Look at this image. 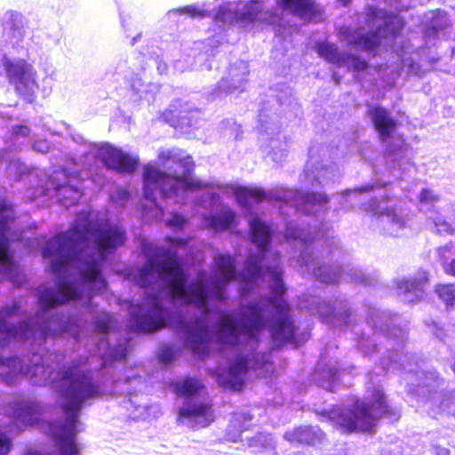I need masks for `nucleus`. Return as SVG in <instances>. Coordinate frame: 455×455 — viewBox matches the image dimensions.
<instances>
[{
  "instance_id": "obj_1",
  "label": "nucleus",
  "mask_w": 455,
  "mask_h": 455,
  "mask_svg": "<svg viewBox=\"0 0 455 455\" xmlns=\"http://www.w3.org/2000/svg\"><path fill=\"white\" fill-rule=\"evenodd\" d=\"M311 147L304 170L312 191L288 188L265 191L260 188L236 186L233 193L248 218L249 236L255 251L249 252L244 267L237 269L229 253L214 257L215 272L210 278L199 270V281H189L194 257L182 258L176 248L166 249L143 241L146 263L130 271L129 277L144 297L129 308L128 327L134 333H154L165 327L175 331L182 346L163 345L157 357L169 366L188 349L200 359L210 356L217 344L224 362L213 370L220 386L240 391L250 370L268 371L271 350L259 352L261 332L267 329L273 348L286 344L299 347L309 339L300 331L286 299L281 255L272 248L275 228L255 212L254 204L264 200L290 205L323 221L330 199L318 188L338 181L340 172L333 163L319 161Z\"/></svg>"
},
{
  "instance_id": "obj_2",
  "label": "nucleus",
  "mask_w": 455,
  "mask_h": 455,
  "mask_svg": "<svg viewBox=\"0 0 455 455\" xmlns=\"http://www.w3.org/2000/svg\"><path fill=\"white\" fill-rule=\"evenodd\" d=\"M126 239L125 230L100 215H77L67 232L49 238L42 255L50 259L54 285L35 290L38 307L28 318L20 301L0 308V378L12 384L29 376L51 385L63 418L47 422L54 455H79L82 410L104 395L132 396L144 387L138 367L124 370L132 339L117 337V321L92 301L108 282L103 267Z\"/></svg>"
},
{
  "instance_id": "obj_3",
  "label": "nucleus",
  "mask_w": 455,
  "mask_h": 455,
  "mask_svg": "<svg viewBox=\"0 0 455 455\" xmlns=\"http://www.w3.org/2000/svg\"><path fill=\"white\" fill-rule=\"evenodd\" d=\"M164 168L176 169L172 174L147 165L143 171V194L149 205H143L142 218L161 220L164 217V206L159 201L172 200L177 204H187L189 202L199 209H204V224L217 231L233 230L238 225L235 212L222 204L220 196L216 192L196 191L208 188L209 184L199 180L191 179L195 164L193 158L179 148L162 150L158 155Z\"/></svg>"
},
{
  "instance_id": "obj_4",
  "label": "nucleus",
  "mask_w": 455,
  "mask_h": 455,
  "mask_svg": "<svg viewBox=\"0 0 455 455\" xmlns=\"http://www.w3.org/2000/svg\"><path fill=\"white\" fill-rule=\"evenodd\" d=\"M276 8L265 10L266 0H238L227 2L213 12L208 9L206 2L202 4H190L178 9L170 10L166 18L174 22L179 17L187 14L192 18H211L216 22L234 24L248 29L254 24L261 28L272 27L275 33H282L291 26L289 18L295 15L304 20H312L320 11L314 0H275Z\"/></svg>"
},
{
  "instance_id": "obj_5",
  "label": "nucleus",
  "mask_w": 455,
  "mask_h": 455,
  "mask_svg": "<svg viewBox=\"0 0 455 455\" xmlns=\"http://www.w3.org/2000/svg\"><path fill=\"white\" fill-rule=\"evenodd\" d=\"M284 236L287 240H292L300 245L299 262L303 272L314 276L322 283H338L347 277L363 286L377 285L376 274H368L361 267H343L329 263L339 251L338 243L334 238L323 235L320 236L309 229L299 228L291 220L284 224Z\"/></svg>"
},
{
  "instance_id": "obj_6",
  "label": "nucleus",
  "mask_w": 455,
  "mask_h": 455,
  "mask_svg": "<svg viewBox=\"0 0 455 455\" xmlns=\"http://www.w3.org/2000/svg\"><path fill=\"white\" fill-rule=\"evenodd\" d=\"M24 17L8 11L0 20V76L5 74L17 92L27 101L33 102L38 90L36 72L25 57Z\"/></svg>"
},
{
  "instance_id": "obj_7",
  "label": "nucleus",
  "mask_w": 455,
  "mask_h": 455,
  "mask_svg": "<svg viewBox=\"0 0 455 455\" xmlns=\"http://www.w3.org/2000/svg\"><path fill=\"white\" fill-rule=\"evenodd\" d=\"M370 16L372 20H381L374 31L361 33L349 31L347 36L348 44L358 49L376 54L382 38H393L395 40L394 51L401 60L403 70L410 75L422 76L424 70L420 61L435 63L439 57L432 54L430 48L427 46L415 48L411 41L405 38H398V35L403 28V20L395 14L389 13L382 9L371 8Z\"/></svg>"
},
{
  "instance_id": "obj_8",
  "label": "nucleus",
  "mask_w": 455,
  "mask_h": 455,
  "mask_svg": "<svg viewBox=\"0 0 455 455\" xmlns=\"http://www.w3.org/2000/svg\"><path fill=\"white\" fill-rule=\"evenodd\" d=\"M390 181L374 178L370 182L345 190L339 197L340 207L334 209L350 210L358 207L371 212L375 218L374 228L383 235L398 237L403 235L409 221L406 210L395 204Z\"/></svg>"
},
{
  "instance_id": "obj_9",
  "label": "nucleus",
  "mask_w": 455,
  "mask_h": 455,
  "mask_svg": "<svg viewBox=\"0 0 455 455\" xmlns=\"http://www.w3.org/2000/svg\"><path fill=\"white\" fill-rule=\"evenodd\" d=\"M301 115L300 106L292 95L288 85H282L276 93L267 96L260 102L259 109V124L260 132V148L275 164H281L288 156V145L280 135L281 119L299 117Z\"/></svg>"
},
{
  "instance_id": "obj_10",
  "label": "nucleus",
  "mask_w": 455,
  "mask_h": 455,
  "mask_svg": "<svg viewBox=\"0 0 455 455\" xmlns=\"http://www.w3.org/2000/svg\"><path fill=\"white\" fill-rule=\"evenodd\" d=\"M367 378L369 402L356 398L350 407H337L325 412L330 420L347 432H371L380 418L396 420L400 417L387 403L383 389L374 384L373 372H369Z\"/></svg>"
},
{
  "instance_id": "obj_11",
  "label": "nucleus",
  "mask_w": 455,
  "mask_h": 455,
  "mask_svg": "<svg viewBox=\"0 0 455 455\" xmlns=\"http://www.w3.org/2000/svg\"><path fill=\"white\" fill-rule=\"evenodd\" d=\"M173 391L184 398L179 408L177 421L189 427H205L214 420L213 410L202 396L204 387L194 378L172 381Z\"/></svg>"
},
{
  "instance_id": "obj_12",
  "label": "nucleus",
  "mask_w": 455,
  "mask_h": 455,
  "mask_svg": "<svg viewBox=\"0 0 455 455\" xmlns=\"http://www.w3.org/2000/svg\"><path fill=\"white\" fill-rule=\"evenodd\" d=\"M22 239V233L15 226L12 205L0 196V275L17 287L22 286L27 277L14 259L11 243Z\"/></svg>"
},
{
  "instance_id": "obj_13",
  "label": "nucleus",
  "mask_w": 455,
  "mask_h": 455,
  "mask_svg": "<svg viewBox=\"0 0 455 455\" xmlns=\"http://www.w3.org/2000/svg\"><path fill=\"white\" fill-rule=\"evenodd\" d=\"M164 58L169 60V57L162 52V49L156 47L152 51L148 50L147 52H140L139 60L136 62H129L127 59H121L116 66V71L127 76L132 74L134 76L130 83V91L134 101L145 100L148 104L155 101L156 95L159 92V86L156 84H145L140 76L139 72L144 71L149 66V62H153L156 67L159 74L166 73L168 65Z\"/></svg>"
},
{
  "instance_id": "obj_14",
  "label": "nucleus",
  "mask_w": 455,
  "mask_h": 455,
  "mask_svg": "<svg viewBox=\"0 0 455 455\" xmlns=\"http://www.w3.org/2000/svg\"><path fill=\"white\" fill-rule=\"evenodd\" d=\"M68 129L72 140L84 147L79 164L90 165L91 163L100 160L108 169L120 173H132L138 168V156L130 155L109 143H90L82 134L71 130L69 126Z\"/></svg>"
},
{
  "instance_id": "obj_15",
  "label": "nucleus",
  "mask_w": 455,
  "mask_h": 455,
  "mask_svg": "<svg viewBox=\"0 0 455 455\" xmlns=\"http://www.w3.org/2000/svg\"><path fill=\"white\" fill-rule=\"evenodd\" d=\"M83 182L84 179L77 167L68 171L62 165H57L45 186L36 188L31 199L41 196L55 197L62 206L69 208L80 200Z\"/></svg>"
},
{
  "instance_id": "obj_16",
  "label": "nucleus",
  "mask_w": 455,
  "mask_h": 455,
  "mask_svg": "<svg viewBox=\"0 0 455 455\" xmlns=\"http://www.w3.org/2000/svg\"><path fill=\"white\" fill-rule=\"evenodd\" d=\"M299 307L331 328H344L351 323V307L346 299L335 298L333 303L308 291L300 299Z\"/></svg>"
},
{
  "instance_id": "obj_17",
  "label": "nucleus",
  "mask_w": 455,
  "mask_h": 455,
  "mask_svg": "<svg viewBox=\"0 0 455 455\" xmlns=\"http://www.w3.org/2000/svg\"><path fill=\"white\" fill-rule=\"evenodd\" d=\"M248 75L249 67L247 62L237 60L231 64L226 75L210 92V100H214L228 95L243 92L248 83Z\"/></svg>"
},
{
  "instance_id": "obj_18",
  "label": "nucleus",
  "mask_w": 455,
  "mask_h": 455,
  "mask_svg": "<svg viewBox=\"0 0 455 455\" xmlns=\"http://www.w3.org/2000/svg\"><path fill=\"white\" fill-rule=\"evenodd\" d=\"M315 52L325 61L339 68L346 67L348 70L355 71L356 73V79H358L360 73L366 70L369 67L366 60L355 55L340 52L335 44L327 41L317 42L315 44Z\"/></svg>"
},
{
  "instance_id": "obj_19",
  "label": "nucleus",
  "mask_w": 455,
  "mask_h": 455,
  "mask_svg": "<svg viewBox=\"0 0 455 455\" xmlns=\"http://www.w3.org/2000/svg\"><path fill=\"white\" fill-rule=\"evenodd\" d=\"M384 158L387 171L395 179H404L414 169L409 147L403 140L388 143Z\"/></svg>"
},
{
  "instance_id": "obj_20",
  "label": "nucleus",
  "mask_w": 455,
  "mask_h": 455,
  "mask_svg": "<svg viewBox=\"0 0 455 455\" xmlns=\"http://www.w3.org/2000/svg\"><path fill=\"white\" fill-rule=\"evenodd\" d=\"M428 273L419 269L408 277L397 278L393 281L398 297L405 303L421 301L427 294Z\"/></svg>"
},
{
  "instance_id": "obj_21",
  "label": "nucleus",
  "mask_w": 455,
  "mask_h": 455,
  "mask_svg": "<svg viewBox=\"0 0 455 455\" xmlns=\"http://www.w3.org/2000/svg\"><path fill=\"white\" fill-rule=\"evenodd\" d=\"M419 210L427 215L436 234H452L453 228L447 218L440 212L441 207L436 205L440 203V197L428 188H423L419 196Z\"/></svg>"
},
{
  "instance_id": "obj_22",
  "label": "nucleus",
  "mask_w": 455,
  "mask_h": 455,
  "mask_svg": "<svg viewBox=\"0 0 455 455\" xmlns=\"http://www.w3.org/2000/svg\"><path fill=\"white\" fill-rule=\"evenodd\" d=\"M366 115L382 141L385 142L393 136L397 126V120L392 116L389 110L379 104L368 103Z\"/></svg>"
},
{
  "instance_id": "obj_23",
  "label": "nucleus",
  "mask_w": 455,
  "mask_h": 455,
  "mask_svg": "<svg viewBox=\"0 0 455 455\" xmlns=\"http://www.w3.org/2000/svg\"><path fill=\"white\" fill-rule=\"evenodd\" d=\"M323 437V432L317 426H299L283 434L287 442L308 446L321 443Z\"/></svg>"
},
{
  "instance_id": "obj_24",
  "label": "nucleus",
  "mask_w": 455,
  "mask_h": 455,
  "mask_svg": "<svg viewBox=\"0 0 455 455\" xmlns=\"http://www.w3.org/2000/svg\"><path fill=\"white\" fill-rule=\"evenodd\" d=\"M426 27L424 36L426 44L432 43L439 31L443 30L450 25V19L446 12L437 9L425 14Z\"/></svg>"
},
{
  "instance_id": "obj_25",
  "label": "nucleus",
  "mask_w": 455,
  "mask_h": 455,
  "mask_svg": "<svg viewBox=\"0 0 455 455\" xmlns=\"http://www.w3.org/2000/svg\"><path fill=\"white\" fill-rule=\"evenodd\" d=\"M13 415L16 419L26 426L36 424L42 415V406L35 401L16 403L13 406Z\"/></svg>"
},
{
  "instance_id": "obj_26",
  "label": "nucleus",
  "mask_w": 455,
  "mask_h": 455,
  "mask_svg": "<svg viewBox=\"0 0 455 455\" xmlns=\"http://www.w3.org/2000/svg\"><path fill=\"white\" fill-rule=\"evenodd\" d=\"M210 52L211 53H209V51L200 52L194 54L193 57L188 55L184 60H174V68L180 72H184L187 69L211 70L212 66L209 57L213 55L214 49H210Z\"/></svg>"
},
{
  "instance_id": "obj_27",
  "label": "nucleus",
  "mask_w": 455,
  "mask_h": 455,
  "mask_svg": "<svg viewBox=\"0 0 455 455\" xmlns=\"http://www.w3.org/2000/svg\"><path fill=\"white\" fill-rule=\"evenodd\" d=\"M341 372L332 366H323L322 362H319L314 372V380L318 383L320 387L330 391L334 392L336 387L339 385V379Z\"/></svg>"
},
{
  "instance_id": "obj_28",
  "label": "nucleus",
  "mask_w": 455,
  "mask_h": 455,
  "mask_svg": "<svg viewBox=\"0 0 455 455\" xmlns=\"http://www.w3.org/2000/svg\"><path fill=\"white\" fill-rule=\"evenodd\" d=\"M251 419V416L246 412L235 414L227 429L229 439L233 442L243 440L242 434L249 428Z\"/></svg>"
},
{
  "instance_id": "obj_29",
  "label": "nucleus",
  "mask_w": 455,
  "mask_h": 455,
  "mask_svg": "<svg viewBox=\"0 0 455 455\" xmlns=\"http://www.w3.org/2000/svg\"><path fill=\"white\" fill-rule=\"evenodd\" d=\"M248 447L253 453H259L263 451L275 449L273 437L270 434L259 433L256 435L249 438L247 437Z\"/></svg>"
},
{
  "instance_id": "obj_30",
  "label": "nucleus",
  "mask_w": 455,
  "mask_h": 455,
  "mask_svg": "<svg viewBox=\"0 0 455 455\" xmlns=\"http://www.w3.org/2000/svg\"><path fill=\"white\" fill-rule=\"evenodd\" d=\"M429 328L433 334L446 344L451 354L455 355V330H446L435 321L432 322Z\"/></svg>"
},
{
  "instance_id": "obj_31",
  "label": "nucleus",
  "mask_w": 455,
  "mask_h": 455,
  "mask_svg": "<svg viewBox=\"0 0 455 455\" xmlns=\"http://www.w3.org/2000/svg\"><path fill=\"white\" fill-rule=\"evenodd\" d=\"M121 24L126 37L131 38L130 45H135L141 38V31H137L135 22L131 16L120 14Z\"/></svg>"
},
{
  "instance_id": "obj_32",
  "label": "nucleus",
  "mask_w": 455,
  "mask_h": 455,
  "mask_svg": "<svg viewBox=\"0 0 455 455\" xmlns=\"http://www.w3.org/2000/svg\"><path fill=\"white\" fill-rule=\"evenodd\" d=\"M428 440L435 455H450V451L444 447L447 443V434L441 435L440 432L428 433Z\"/></svg>"
},
{
  "instance_id": "obj_33",
  "label": "nucleus",
  "mask_w": 455,
  "mask_h": 455,
  "mask_svg": "<svg viewBox=\"0 0 455 455\" xmlns=\"http://www.w3.org/2000/svg\"><path fill=\"white\" fill-rule=\"evenodd\" d=\"M439 298L446 304L447 307H452L455 301V286L452 284H442L436 289Z\"/></svg>"
},
{
  "instance_id": "obj_34",
  "label": "nucleus",
  "mask_w": 455,
  "mask_h": 455,
  "mask_svg": "<svg viewBox=\"0 0 455 455\" xmlns=\"http://www.w3.org/2000/svg\"><path fill=\"white\" fill-rule=\"evenodd\" d=\"M131 196L127 189L117 188L109 194L110 201L120 208H124L126 203L129 201Z\"/></svg>"
},
{
  "instance_id": "obj_35",
  "label": "nucleus",
  "mask_w": 455,
  "mask_h": 455,
  "mask_svg": "<svg viewBox=\"0 0 455 455\" xmlns=\"http://www.w3.org/2000/svg\"><path fill=\"white\" fill-rule=\"evenodd\" d=\"M28 167L19 159H12L6 167L9 176H13L15 180L21 179L22 175L27 172Z\"/></svg>"
},
{
  "instance_id": "obj_36",
  "label": "nucleus",
  "mask_w": 455,
  "mask_h": 455,
  "mask_svg": "<svg viewBox=\"0 0 455 455\" xmlns=\"http://www.w3.org/2000/svg\"><path fill=\"white\" fill-rule=\"evenodd\" d=\"M166 226L174 230H182L188 223V218L176 212H172L170 217L165 220Z\"/></svg>"
},
{
  "instance_id": "obj_37",
  "label": "nucleus",
  "mask_w": 455,
  "mask_h": 455,
  "mask_svg": "<svg viewBox=\"0 0 455 455\" xmlns=\"http://www.w3.org/2000/svg\"><path fill=\"white\" fill-rule=\"evenodd\" d=\"M453 249L454 244L451 243L437 249V256L443 268L444 265L449 264V260H451V259H453Z\"/></svg>"
},
{
  "instance_id": "obj_38",
  "label": "nucleus",
  "mask_w": 455,
  "mask_h": 455,
  "mask_svg": "<svg viewBox=\"0 0 455 455\" xmlns=\"http://www.w3.org/2000/svg\"><path fill=\"white\" fill-rule=\"evenodd\" d=\"M30 133V128L25 124L13 125L12 128V138L13 143L17 145L20 139L27 138Z\"/></svg>"
},
{
  "instance_id": "obj_39",
  "label": "nucleus",
  "mask_w": 455,
  "mask_h": 455,
  "mask_svg": "<svg viewBox=\"0 0 455 455\" xmlns=\"http://www.w3.org/2000/svg\"><path fill=\"white\" fill-rule=\"evenodd\" d=\"M12 447V439L3 432H0V455H7Z\"/></svg>"
},
{
  "instance_id": "obj_40",
  "label": "nucleus",
  "mask_w": 455,
  "mask_h": 455,
  "mask_svg": "<svg viewBox=\"0 0 455 455\" xmlns=\"http://www.w3.org/2000/svg\"><path fill=\"white\" fill-rule=\"evenodd\" d=\"M199 115H200V111L199 109H195L193 111H190L188 114H187L186 116H183L181 118L182 120H187V124L191 126V127H197L200 125V121H199Z\"/></svg>"
},
{
  "instance_id": "obj_41",
  "label": "nucleus",
  "mask_w": 455,
  "mask_h": 455,
  "mask_svg": "<svg viewBox=\"0 0 455 455\" xmlns=\"http://www.w3.org/2000/svg\"><path fill=\"white\" fill-rule=\"evenodd\" d=\"M32 148L39 153H46L50 149V144L45 140L35 141L32 145Z\"/></svg>"
},
{
  "instance_id": "obj_42",
  "label": "nucleus",
  "mask_w": 455,
  "mask_h": 455,
  "mask_svg": "<svg viewBox=\"0 0 455 455\" xmlns=\"http://www.w3.org/2000/svg\"><path fill=\"white\" fill-rule=\"evenodd\" d=\"M444 271L455 276V259H451L449 264L444 265Z\"/></svg>"
},
{
  "instance_id": "obj_43",
  "label": "nucleus",
  "mask_w": 455,
  "mask_h": 455,
  "mask_svg": "<svg viewBox=\"0 0 455 455\" xmlns=\"http://www.w3.org/2000/svg\"><path fill=\"white\" fill-rule=\"evenodd\" d=\"M170 244L187 245L189 244V240L187 238H172Z\"/></svg>"
},
{
  "instance_id": "obj_44",
  "label": "nucleus",
  "mask_w": 455,
  "mask_h": 455,
  "mask_svg": "<svg viewBox=\"0 0 455 455\" xmlns=\"http://www.w3.org/2000/svg\"><path fill=\"white\" fill-rule=\"evenodd\" d=\"M44 70L46 74V76L52 79H53V76H55L56 70L55 68L52 65L47 66L44 68Z\"/></svg>"
},
{
  "instance_id": "obj_45",
  "label": "nucleus",
  "mask_w": 455,
  "mask_h": 455,
  "mask_svg": "<svg viewBox=\"0 0 455 455\" xmlns=\"http://www.w3.org/2000/svg\"><path fill=\"white\" fill-rule=\"evenodd\" d=\"M340 5L346 7L351 2L352 0H336Z\"/></svg>"
},
{
  "instance_id": "obj_46",
  "label": "nucleus",
  "mask_w": 455,
  "mask_h": 455,
  "mask_svg": "<svg viewBox=\"0 0 455 455\" xmlns=\"http://www.w3.org/2000/svg\"><path fill=\"white\" fill-rule=\"evenodd\" d=\"M444 2L452 9H455V0H444Z\"/></svg>"
},
{
  "instance_id": "obj_47",
  "label": "nucleus",
  "mask_w": 455,
  "mask_h": 455,
  "mask_svg": "<svg viewBox=\"0 0 455 455\" xmlns=\"http://www.w3.org/2000/svg\"><path fill=\"white\" fill-rule=\"evenodd\" d=\"M332 78L337 84H339L340 83L341 76H337L336 74H333Z\"/></svg>"
},
{
  "instance_id": "obj_48",
  "label": "nucleus",
  "mask_w": 455,
  "mask_h": 455,
  "mask_svg": "<svg viewBox=\"0 0 455 455\" xmlns=\"http://www.w3.org/2000/svg\"><path fill=\"white\" fill-rule=\"evenodd\" d=\"M238 130H239V127H236V128H235V140H238V138H239V132H238Z\"/></svg>"
},
{
  "instance_id": "obj_49",
  "label": "nucleus",
  "mask_w": 455,
  "mask_h": 455,
  "mask_svg": "<svg viewBox=\"0 0 455 455\" xmlns=\"http://www.w3.org/2000/svg\"><path fill=\"white\" fill-rule=\"evenodd\" d=\"M353 370H354V367H351V368L349 369L348 374H352V371H353Z\"/></svg>"
},
{
  "instance_id": "obj_50",
  "label": "nucleus",
  "mask_w": 455,
  "mask_h": 455,
  "mask_svg": "<svg viewBox=\"0 0 455 455\" xmlns=\"http://www.w3.org/2000/svg\"><path fill=\"white\" fill-rule=\"evenodd\" d=\"M452 53L455 54V46H452Z\"/></svg>"
},
{
  "instance_id": "obj_51",
  "label": "nucleus",
  "mask_w": 455,
  "mask_h": 455,
  "mask_svg": "<svg viewBox=\"0 0 455 455\" xmlns=\"http://www.w3.org/2000/svg\"><path fill=\"white\" fill-rule=\"evenodd\" d=\"M281 212L284 213V208L283 207H281Z\"/></svg>"
},
{
  "instance_id": "obj_52",
  "label": "nucleus",
  "mask_w": 455,
  "mask_h": 455,
  "mask_svg": "<svg viewBox=\"0 0 455 455\" xmlns=\"http://www.w3.org/2000/svg\"><path fill=\"white\" fill-rule=\"evenodd\" d=\"M232 316H235V312H231L230 314Z\"/></svg>"
},
{
  "instance_id": "obj_53",
  "label": "nucleus",
  "mask_w": 455,
  "mask_h": 455,
  "mask_svg": "<svg viewBox=\"0 0 455 455\" xmlns=\"http://www.w3.org/2000/svg\"><path fill=\"white\" fill-rule=\"evenodd\" d=\"M362 157L365 158L363 152H361Z\"/></svg>"
},
{
  "instance_id": "obj_54",
  "label": "nucleus",
  "mask_w": 455,
  "mask_h": 455,
  "mask_svg": "<svg viewBox=\"0 0 455 455\" xmlns=\"http://www.w3.org/2000/svg\"><path fill=\"white\" fill-rule=\"evenodd\" d=\"M295 455H304V454H303V453H301V452H299V453H297V454H295Z\"/></svg>"
}]
</instances>
